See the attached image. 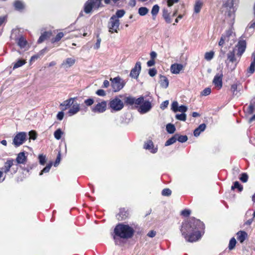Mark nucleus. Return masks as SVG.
<instances>
[{"label": "nucleus", "mask_w": 255, "mask_h": 255, "mask_svg": "<svg viewBox=\"0 0 255 255\" xmlns=\"http://www.w3.org/2000/svg\"><path fill=\"white\" fill-rule=\"evenodd\" d=\"M175 134L177 135V136H176L177 140H178L179 142H180L181 143H184L188 140V137L186 135H179V134H177V133H176Z\"/></svg>", "instance_id": "35"}, {"label": "nucleus", "mask_w": 255, "mask_h": 255, "mask_svg": "<svg viewBox=\"0 0 255 255\" xmlns=\"http://www.w3.org/2000/svg\"><path fill=\"white\" fill-rule=\"evenodd\" d=\"M187 107L184 105H181L180 106H178V111L182 112V113H185L187 111Z\"/></svg>", "instance_id": "59"}, {"label": "nucleus", "mask_w": 255, "mask_h": 255, "mask_svg": "<svg viewBox=\"0 0 255 255\" xmlns=\"http://www.w3.org/2000/svg\"><path fill=\"white\" fill-rule=\"evenodd\" d=\"M159 78V83L160 86L165 89L167 88L169 85L168 79L165 76H162L161 75H160Z\"/></svg>", "instance_id": "25"}, {"label": "nucleus", "mask_w": 255, "mask_h": 255, "mask_svg": "<svg viewBox=\"0 0 255 255\" xmlns=\"http://www.w3.org/2000/svg\"><path fill=\"white\" fill-rule=\"evenodd\" d=\"M25 61L23 60L19 59L16 62L13 64V69H15L18 68L24 64H25Z\"/></svg>", "instance_id": "40"}, {"label": "nucleus", "mask_w": 255, "mask_h": 255, "mask_svg": "<svg viewBox=\"0 0 255 255\" xmlns=\"http://www.w3.org/2000/svg\"><path fill=\"white\" fill-rule=\"evenodd\" d=\"M94 101L92 98H89L84 101L85 104L87 106H91L94 104Z\"/></svg>", "instance_id": "55"}, {"label": "nucleus", "mask_w": 255, "mask_h": 255, "mask_svg": "<svg viewBox=\"0 0 255 255\" xmlns=\"http://www.w3.org/2000/svg\"><path fill=\"white\" fill-rule=\"evenodd\" d=\"M101 39H97V41L94 46V48L95 49H98L100 47V44Z\"/></svg>", "instance_id": "63"}, {"label": "nucleus", "mask_w": 255, "mask_h": 255, "mask_svg": "<svg viewBox=\"0 0 255 255\" xmlns=\"http://www.w3.org/2000/svg\"><path fill=\"white\" fill-rule=\"evenodd\" d=\"M211 93V89L210 88H206L201 93V95L203 96H207L210 95Z\"/></svg>", "instance_id": "47"}, {"label": "nucleus", "mask_w": 255, "mask_h": 255, "mask_svg": "<svg viewBox=\"0 0 255 255\" xmlns=\"http://www.w3.org/2000/svg\"><path fill=\"white\" fill-rule=\"evenodd\" d=\"M120 20L111 16L108 23L109 32L111 33H118L120 27Z\"/></svg>", "instance_id": "7"}, {"label": "nucleus", "mask_w": 255, "mask_h": 255, "mask_svg": "<svg viewBox=\"0 0 255 255\" xmlns=\"http://www.w3.org/2000/svg\"><path fill=\"white\" fill-rule=\"evenodd\" d=\"M96 94L100 96H105L106 95V92L104 90L99 89L96 92Z\"/></svg>", "instance_id": "60"}, {"label": "nucleus", "mask_w": 255, "mask_h": 255, "mask_svg": "<svg viewBox=\"0 0 255 255\" xmlns=\"http://www.w3.org/2000/svg\"><path fill=\"white\" fill-rule=\"evenodd\" d=\"M13 162L14 160L13 159H9L4 163V166L2 168L4 173H7L9 171L10 168L13 165Z\"/></svg>", "instance_id": "20"}, {"label": "nucleus", "mask_w": 255, "mask_h": 255, "mask_svg": "<svg viewBox=\"0 0 255 255\" xmlns=\"http://www.w3.org/2000/svg\"><path fill=\"white\" fill-rule=\"evenodd\" d=\"M238 84L237 83H235L231 86V90L233 95L236 96L237 95L238 92Z\"/></svg>", "instance_id": "45"}, {"label": "nucleus", "mask_w": 255, "mask_h": 255, "mask_svg": "<svg viewBox=\"0 0 255 255\" xmlns=\"http://www.w3.org/2000/svg\"><path fill=\"white\" fill-rule=\"evenodd\" d=\"M214 56V52L211 51L205 53L204 58L207 61H210L212 60Z\"/></svg>", "instance_id": "39"}, {"label": "nucleus", "mask_w": 255, "mask_h": 255, "mask_svg": "<svg viewBox=\"0 0 255 255\" xmlns=\"http://www.w3.org/2000/svg\"><path fill=\"white\" fill-rule=\"evenodd\" d=\"M64 34L63 32H59L54 38L51 39V42L54 43L58 42L64 36Z\"/></svg>", "instance_id": "34"}, {"label": "nucleus", "mask_w": 255, "mask_h": 255, "mask_svg": "<svg viewBox=\"0 0 255 255\" xmlns=\"http://www.w3.org/2000/svg\"><path fill=\"white\" fill-rule=\"evenodd\" d=\"M254 32V29H250V28H246L245 32V35L246 37H250L252 35V34Z\"/></svg>", "instance_id": "52"}, {"label": "nucleus", "mask_w": 255, "mask_h": 255, "mask_svg": "<svg viewBox=\"0 0 255 255\" xmlns=\"http://www.w3.org/2000/svg\"><path fill=\"white\" fill-rule=\"evenodd\" d=\"M61 160V153L60 152H58L57 158L55 160V162L54 163V166L56 167L60 163Z\"/></svg>", "instance_id": "56"}, {"label": "nucleus", "mask_w": 255, "mask_h": 255, "mask_svg": "<svg viewBox=\"0 0 255 255\" xmlns=\"http://www.w3.org/2000/svg\"><path fill=\"white\" fill-rule=\"evenodd\" d=\"M203 3L200 0H196L194 5V12L198 13L200 12Z\"/></svg>", "instance_id": "30"}, {"label": "nucleus", "mask_w": 255, "mask_h": 255, "mask_svg": "<svg viewBox=\"0 0 255 255\" xmlns=\"http://www.w3.org/2000/svg\"><path fill=\"white\" fill-rule=\"evenodd\" d=\"M17 45L21 48H24L27 44V41L26 38L22 35H20L16 37L14 39Z\"/></svg>", "instance_id": "14"}, {"label": "nucleus", "mask_w": 255, "mask_h": 255, "mask_svg": "<svg viewBox=\"0 0 255 255\" xmlns=\"http://www.w3.org/2000/svg\"><path fill=\"white\" fill-rule=\"evenodd\" d=\"M125 104L128 106L134 105L135 108L141 114L148 112L152 108L151 102L148 100L144 101V98L142 96L137 98L132 96L127 97L125 99Z\"/></svg>", "instance_id": "3"}, {"label": "nucleus", "mask_w": 255, "mask_h": 255, "mask_svg": "<svg viewBox=\"0 0 255 255\" xmlns=\"http://www.w3.org/2000/svg\"><path fill=\"white\" fill-rule=\"evenodd\" d=\"M27 137L25 132H19L17 133L13 139V144L15 147H18L22 144L26 140Z\"/></svg>", "instance_id": "9"}, {"label": "nucleus", "mask_w": 255, "mask_h": 255, "mask_svg": "<svg viewBox=\"0 0 255 255\" xmlns=\"http://www.w3.org/2000/svg\"><path fill=\"white\" fill-rule=\"evenodd\" d=\"M226 19L231 28L233 26L235 20L236 8L234 6L233 0H227L223 4Z\"/></svg>", "instance_id": "4"}, {"label": "nucleus", "mask_w": 255, "mask_h": 255, "mask_svg": "<svg viewBox=\"0 0 255 255\" xmlns=\"http://www.w3.org/2000/svg\"><path fill=\"white\" fill-rule=\"evenodd\" d=\"M236 54V49L234 48L232 50L230 51L227 53V59L226 61L227 64H228L229 62H231L232 63H235V66H234L233 70L235 69L237 66V64L240 60L241 58H239L237 57V55H235Z\"/></svg>", "instance_id": "8"}, {"label": "nucleus", "mask_w": 255, "mask_h": 255, "mask_svg": "<svg viewBox=\"0 0 255 255\" xmlns=\"http://www.w3.org/2000/svg\"><path fill=\"white\" fill-rule=\"evenodd\" d=\"M63 134V132L61 129L60 128H58L54 131V136L56 139L59 140L61 138Z\"/></svg>", "instance_id": "38"}, {"label": "nucleus", "mask_w": 255, "mask_h": 255, "mask_svg": "<svg viewBox=\"0 0 255 255\" xmlns=\"http://www.w3.org/2000/svg\"><path fill=\"white\" fill-rule=\"evenodd\" d=\"M111 86L114 92H119L123 88L125 85L124 80L119 76L110 78Z\"/></svg>", "instance_id": "6"}, {"label": "nucleus", "mask_w": 255, "mask_h": 255, "mask_svg": "<svg viewBox=\"0 0 255 255\" xmlns=\"http://www.w3.org/2000/svg\"><path fill=\"white\" fill-rule=\"evenodd\" d=\"M236 188L238 189L239 192H241L243 190V186L238 181H235L231 187L232 190H234Z\"/></svg>", "instance_id": "36"}, {"label": "nucleus", "mask_w": 255, "mask_h": 255, "mask_svg": "<svg viewBox=\"0 0 255 255\" xmlns=\"http://www.w3.org/2000/svg\"><path fill=\"white\" fill-rule=\"evenodd\" d=\"M228 38H227V36H224L223 34L221 36L220 40L219 42V45L220 46H223L225 43V41H228Z\"/></svg>", "instance_id": "49"}, {"label": "nucleus", "mask_w": 255, "mask_h": 255, "mask_svg": "<svg viewBox=\"0 0 255 255\" xmlns=\"http://www.w3.org/2000/svg\"><path fill=\"white\" fill-rule=\"evenodd\" d=\"M134 229L128 225L119 224L114 230L113 239L116 245L123 244L122 239H128L133 236Z\"/></svg>", "instance_id": "2"}, {"label": "nucleus", "mask_w": 255, "mask_h": 255, "mask_svg": "<svg viewBox=\"0 0 255 255\" xmlns=\"http://www.w3.org/2000/svg\"><path fill=\"white\" fill-rule=\"evenodd\" d=\"M52 165V163L50 162L48 163L46 167H45L40 172L39 175H41L43 174V173H47L49 171L51 166Z\"/></svg>", "instance_id": "43"}, {"label": "nucleus", "mask_w": 255, "mask_h": 255, "mask_svg": "<svg viewBox=\"0 0 255 255\" xmlns=\"http://www.w3.org/2000/svg\"><path fill=\"white\" fill-rule=\"evenodd\" d=\"M178 103L177 101H174L172 103L171 105V110L174 112H178Z\"/></svg>", "instance_id": "51"}, {"label": "nucleus", "mask_w": 255, "mask_h": 255, "mask_svg": "<svg viewBox=\"0 0 255 255\" xmlns=\"http://www.w3.org/2000/svg\"><path fill=\"white\" fill-rule=\"evenodd\" d=\"M27 156H25L24 151L19 153L16 158V161L18 164H25Z\"/></svg>", "instance_id": "19"}, {"label": "nucleus", "mask_w": 255, "mask_h": 255, "mask_svg": "<svg viewBox=\"0 0 255 255\" xmlns=\"http://www.w3.org/2000/svg\"><path fill=\"white\" fill-rule=\"evenodd\" d=\"M141 69V63L137 62L134 67L131 69L129 76L132 78L137 79L138 77Z\"/></svg>", "instance_id": "12"}, {"label": "nucleus", "mask_w": 255, "mask_h": 255, "mask_svg": "<svg viewBox=\"0 0 255 255\" xmlns=\"http://www.w3.org/2000/svg\"><path fill=\"white\" fill-rule=\"evenodd\" d=\"M169 104V102L167 100H166L163 102L160 105V108L162 110L166 108Z\"/></svg>", "instance_id": "61"}, {"label": "nucleus", "mask_w": 255, "mask_h": 255, "mask_svg": "<svg viewBox=\"0 0 255 255\" xmlns=\"http://www.w3.org/2000/svg\"><path fill=\"white\" fill-rule=\"evenodd\" d=\"M75 62V60L74 59H72L71 58H67L65 61V63L66 64H68L69 65V66H72L73 65H74Z\"/></svg>", "instance_id": "53"}, {"label": "nucleus", "mask_w": 255, "mask_h": 255, "mask_svg": "<svg viewBox=\"0 0 255 255\" xmlns=\"http://www.w3.org/2000/svg\"><path fill=\"white\" fill-rule=\"evenodd\" d=\"M149 11V9L146 7H140L138 8V12L140 16H144Z\"/></svg>", "instance_id": "37"}, {"label": "nucleus", "mask_w": 255, "mask_h": 255, "mask_svg": "<svg viewBox=\"0 0 255 255\" xmlns=\"http://www.w3.org/2000/svg\"><path fill=\"white\" fill-rule=\"evenodd\" d=\"M162 17L166 23H170L171 22L172 19L167 8H164L162 9Z\"/></svg>", "instance_id": "26"}, {"label": "nucleus", "mask_w": 255, "mask_h": 255, "mask_svg": "<svg viewBox=\"0 0 255 255\" xmlns=\"http://www.w3.org/2000/svg\"><path fill=\"white\" fill-rule=\"evenodd\" d=\"M129 215L128 211L125 209H120L119 213L117 215V218L119 220H124L126 219Z\"/></svg>", "instance_id": "21"}, {"label": "nucleus", "mask_w": 255, "mask_h": 255, "mask_svg": "<svg viewBox=\"0 0 255 255\" xmlns=\"http://www.w3.org/2000/svg\"><path fill=\"white\" fill-rule=\"evenodd\" d=\"M176 136L177 135L175 134L173 136H172L171 138L168 139L165 143V146H169L173 143H174L176 141Z\"/></svg>", "instance_id": "33"}, {"label": "nucleus", "mask_w": 255, "mask_h": 255, "mask_svg": "<svg viewBox=\"0 0 255 255\" xmlns=\"http://www.w3.org/2000/svg\"><path fill=\"white\" fill-rule=\"evenodd\" d=\"M183 69V66L181 64L174 63L172 64L170 67V71L172 73L177 74Z\"/></svg>", "instance_id": "16"}, {"label": "nucleus", "mask_w": 255, "mask_h": 255, "mask_svg": "<svg viewBox=\"0 0 255 255\" xmlns=\"http://www.w3.org/2000/svg\"><path fill=\"white\" fill-rule=\"evenodd\" d=\"M148 74L151 77H153L157 74V70L154 68L149 69Z\"/></svg>", "instance_id": "57"}, {"label": "nucleus", "mask_w": 255, "mask_h": 255, "mask_svg": "<svg viewBox=\"0 0 255 255\" xmlns=\"http://www.w3.org/2000/svg\"><path fill=\"white\" fill-rule=\"evenodd\" d=\"M206 128V125L205 124H202L200 125L198 128L195 129L194 130V135L196 137L198 136L201 132L205 130Z\"/></svg>", "instance_id": "24"}, {"label": "nucleus", "mask_w": 255, "mask_h": 255, "mask_svg": "<svg viewBox=\"0 0 255 255\" xmlns=\"http://www.w3.org/2000/svg\"><path fill=\"white\" fill-rule=\"evenodd\" d=\"M80 105L77 103H74L72 105V107L68 111L69 116H72L77 114L80 111Z\"/></svg>", "instance_id": "18"}, {"label": "nucleus", "mask_w": 255, "mask_h": 255, "mask_svg": "<svg viewBox=\"0 0 255 255\" xmlns=\"http://www.w3.org/2000/svg\"><path fill=\"white\" fill-rule=\"evenodd\" d=\"M29 138L31 139L35 140L37 137V134L34 130H31L29 132Z\"/></svg>", "instance_id": "54"}, {"label": "nucleus", "mask_w": 255, "mask_h": 255, "mask_svg": "<svg viewBox=\"0 0 255 255\" xmlns=\"http://www.w3.org/2000/svg\"><path fill=\"white\" fill-rule=\"evenodd\" d=\"M236 243H237L236 240L235 239V238H232L230 240V242H229V246H228L229 249L230 250H232L233 249H234V248L236 246Z\"/></svg>", "instance_id": "44"}, {"label": "nucleus", "mask_w": 255, "mask_h": 255, "mask_svg": "<svg viewBox=\"0 0 255 255\" xmlns=\"http://www.w3.org/2000/svg\"><path fill=\"white\" fill-rule=\"evenodd\" d=\"M51 33L45 31L43 33L41 34V35L39 37V39L37 40L38 43H41L43 42L45 40H46L48 37L50 35Z\"/></svg>", "instance_id": "29"}, {"label": "nucleus", "mask_w": 255, "mask_h": 255, "mask_svg": "<svg viewBox=\"0 0 255 255\" xmlns=\"http://www.w3.org/2000/svg\"><path fill=\"white\" fill-rule=\"evenodd\" d=\"M222 78L223 74H217L213 79V83L218 89H221L223 86Z\"/></svg>", "instance_id": "15"}, {"label": "nucleus", "mask_w": 255, "mask_h": 255, "mask_svg": "<svg viewBox=\"0 0 255 255\" xmlns=\"http://www.w3.org/2000/svg\"><path fill=\"white\" fill-rule=\"evenodd\" d=\"M237 239L241 243H243L248 237V234L245 231H240L237 233Z\"/></svg>", "instance_id": "23"}, {"label": "nucleus", "mask_w": 255, "mask_h": 255, "mask_svg": "<svg viewBox=\"0 0 255 255\" xmlns=\"http://www.w3.org/2000/svg\"><path fill=\"white\" fill-rule=\"evenodd\" d=\"M254 110H255L254 106L253 104H251L248 107V112L249 114H252L254 113Z\"/></svg>", "instance_id": "62"}, {"label": "nucleus", "mask_w": 255, "mask_h": 255, "mask_svg": "<svg viewBox=\"0 0 255 255\" xmlns=\"http://www.w3.org/2000/svg\"><path fill=\"white\" fill-rule=\"evenodd\" d=\"M162 195L164 196H169L171 194V190L169 188H165L162 190Z\"/></svg>", "instance_id": "50"}, {"label": "nucleus", "mask_w": 255, "mask_h": 255, "mask_svg": "<svg viewBox=\"0 0 255 255\" xmlns=\"http://www.w3.org/2000/svg\"><path fill=\"white\" fill-rule=\"evenodd\" d=\"M124 107L123 102L117 97L111 99L109 103V107L112 113L120 111L123 109Z\"/></svg>", "instance_id": "5"}, {"label": "nucleus", "mask_w": 255, "mask_h": 255, "mask_svg": "<svg viewBox=\"0 0 255 255\" xmlns=\"http://www.w3.org/2000/svg\"><path fill=\"white\" fill-rule=\"evenodd\" d=\"M48 50L49 49L47 47H45L44 48L42 49L37 54L32 56L31 57L30 61H35L41 56H42L45 54V53L47 52Z\"/></svg>", "instance_id": "22"}, {"label": "nucleus", "mask_w": 255, "mask_h": 255, "mask_svg": "<svg viewBox=\"0 0 255 255\" xmlns=\"http://www.w3.org/2000/svg\"><path fill=\"white\" fill-rule=\"evenodd\" d=\"M39 163L41 165H44L46 162V156L43 154H39L38 156Z\"/></svg>", "instance_id": "48"}, {"label": "nucleus", "mask_w": 255, "mask_h": 255, "mask_svg": "<svg viewBox=\"0 0 255 255\" xmlns=\"http://www.w3.org/2000/svg\"><path fill=\"white\" fill-rule=\"evenodd\" d=\"M143 148L146 150H148L151 153H155L157 152V146H155L151 140H148L144 142Z\"/></svg>", "instance_id": "13"}, {"label": "nucleus", "mask_w": 255, "mask_h": 255, "mask_svg": "<svg viewBox=\"0 0 255 255\" xmlns=\"http://www.w3.org/2000/svg\"><path fill=\"white\" fill-rule=\"evenodd\" d=\"M255 27V20L254 21H251L248 26L247 27V28H250V29H254Z\"/></svg>", "instance_id": "64"}, {"label": "nucleus", "mask_w": 255, "mask_h": 255, "mask_svg": "<svg viewBox=\"0 0 255 255\" xmlns=\"http://www.w3.org/2000/svg\"><path fill=\"white\" fill-rule=\"evenodd\" d=\"M13 5L15 9L17 10H22L24 7V5L22 1L19 0H15L13 3Z\"/></svg>", "instance_id": "28"}, {"label": "nucleus", "mask_w": 255, "mask_h": 255, "mask_svg": "<svg viewBox=\"0 0 255 255\" xmlns=\"http://www.w3.org/2000/svg\"><path fill=\"white\" fill-rule=\"evenodd\" d=\"M255 71V57L254 58V59L252 61L250 66L248 69V72L253 74L254 73Z\"/></svg>", "instance_id": "41"}, {"label": "nucleus", "mask_w": 255, "mask_h": 255, "mask_svg": "<svg viewBox=\"0 0 255 255\" xmlns=\"http://www.w3.org/2000/svg\"><path fill=\"white\" fill-rule=\"evenodd\" d=\"M191 213V211L188 209H184L182 211L181 215L184 217H188Z\"/></svg>", "instance_id": "58"}, {"label": "nucleus", "mask_w": 255, "mask_h": 255, "mask_svg": "<svg viewBox=\"0 0 255 255\" xmlns=\"http://www.w3.org/2000/svg\"><path fill=\"white\" fill-rule=\"evenodd\" d=\"M106 109L107 102L105 101H103L92 107L91 110L94 113H103L106 110Z\"/></svg>", "instance_id": "10"}, {"label": "nucleus", "mask_w": 255, "mask_h": 255, "mask_svg": "<svg viewBox=\"0 0 255 255\" xmlns=\"http://www.w3.org/2000/svg\"><path fill=\"white\" fill-rule=\"evenodd\" d=\"M159 6L158 4H155L153 6L151 13L153 20L155 19L156 17L159 12Z\"/></svg>", "instance_id": "27"}, {"label": "nucleus", "mask_w": 255, "mask_h": 255, "mask_svg": "<svg viewBox=\"0 0 255 255\" xmlns=\"http://www.w3.org/2000/svg\"><path fill=\"white\" fill-rule=\"evenodd\" d=\"M204 229L205 225L202 222L191 217L182 223L180 231L187 242L192 243L200 239Z\"/></svg>", "instance_id": "1"}, {"label": "nucleus", "mask_w": 255, "mask_h": 255, "mask_svg": "<svg viewBox=\"0 0 255 255\" xmlns=\"http://www.w3.org/2000/svg\"><path fill=\"white\" fill-rule=\"evenodd\" d=\"M76 99L77 97L71 98L60 104V106L64 107V108H63V110H66L70 108Z\"/></svg>", "instance_id": "17"}, {"label": "nucleus", "mask_w": 255, "mask_h": 255, "mask_svg": "<svg viewBox=\"0 0 255 255\" xmlns=\"http://www.w3.org/2000/svg\"><path fill=\"white\" fill-rule=\"evenodd\" d=\"M236 51H237V55L239 58H241L244 53L246 48V42L245 40H240L236 46Z\"/></svg>", "instance_id": "11"}, {"label": "nucleus", "mask_w": 255, "mask_h": 255, "mask_svg": "<svg viewBox=\"0 0 255 255\" xmlns=\"http://www.w3.org/2000/svg\"><path fill=\"white\" fill-rule=\"evenodd\" d=\"M175 118L179 121H185L186 120V115L184 113H182L180 114H176L175 115Z\"/></svg>", "instance_id": "42"}, {"label": "nucleus", "mask_w": 255, "mask_h": 255, "mask_svg": "<svg viewBox=\"0 0 255 255\" xmlns=\"http://www.w3.org/2000/svg\"><path fill=\"white\" fill-rule=\"evenodd\" d=\"M166 129L168 133L170 134L173 133L175 130L176 128L175 127L173 124H168L166 126Z\"/></svg>", "instance_id": "32"}, {"label": "nucleus", "mask_w": 255, "mask_h": 255, "mask_svg": "<svg viewBox=\"0 0 255 255\" xmlns=\"http://www.w3.org/2000/svg\"><path fill=\"white\" fill-rule=\"evenodd\" d=\"M125 14V11L124 9L118 10L115 14L113 15L112 16L116 18V19H119L120 18L122 17Z\"/></svg>", "instance_id": "31"}, {"label": "nucleus", "mask_w": 255, "mask_h": 255, "mask_svg": "<svg viewBox=\"0 0 255 255\" xmlns=\"http://www.w3.org/2000/svg\"><path fill=\"white\" fill-rule=\"evenodd\" d=\"M248 175L246 173H242L240 177V180L244 183L247 182L248 180Z\"/></svg>", "instance_id": "46"}]
</instances>
